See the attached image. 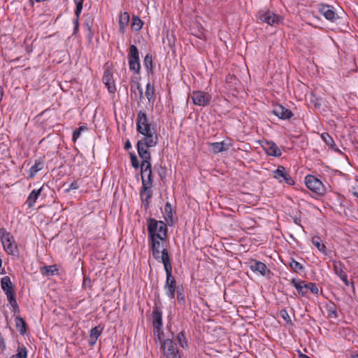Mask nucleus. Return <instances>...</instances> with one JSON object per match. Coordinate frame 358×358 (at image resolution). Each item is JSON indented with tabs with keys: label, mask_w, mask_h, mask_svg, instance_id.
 Instances as JSON below:
<instances>
[{
	"label": "nucleus",
	"mask_w": 358,
	"mask_h": 358,
	"mask_svg": "<svg viewBox=\"0 0 358 358\" xmlns=\"http://www.w3.org/2000/svg\"><path fill=\"white\" fill-rule=\"evenodd\" d=\"M42 190L43 187L39 188L38 189H34L31 192L26 201V203L29 208L34 206L39 195L41 194Z\"/></svg>",
	"instance_id": "24"
},
{
	"label": "nucleus",
	"mask_w": 358,
	"mask_h": 358,
	"mask_svg": "<svg viewBox=\"0 0 358 358\" xmlns=\"http://www.w3.org/2000/svg\"><path fill=\"white\" fill-rule=\"evenodd\" d=\"M176 339L180 346L182 348H185L187 346V342L184 331H180L178 333Z\"/></svg>",
	"instance_id": "36"
},
{
	"label": "nucleus",
	"mask_w": 358,
	"mask_h": 358,
	"mask_svg": "<svg viewBox=\"0 0 358 358\" xmlns=\"http://www.w3.org/2000/svg\"><path fill=\"white\" fill-rule=\"evenodd\" d=\"M103 328L100 326L95 327L90 330V339L89 344L90 345H94L98 339V338L101 336Z\"/></svg>",
	"instance_id": "23"
},
{
	"label": "nucleus",
	"mask_w": 358,
	"mask_h": 358,
	"mask_svg": "<svg viewBox=\"0 0 358 358\" xmlns=\"http://www.w3.org/2000/svg\"><path fill=\"white\" fill-rule=\"evenodd\" d=\"M6 296H7V299H8V302L10 303V304L12 306V308H13V310L17 309L18 308V305H17V301L15 299L14 292H13V293L9 292V294Z\"/></svg>",
	"instance_id": "38"
},
{
	"label": "nucleus",
	"mask_w": 358,
	"mask_h": 358,
	"mask_svg": "<svg viewBox=\"0 0 358 358\" xmlns=\"http://www.w3.org/2000/svg\"><path fill=\"white\" fill-rule=\"evenodd\" d=\"M0 239L3 247L15 241L13 236L4 228L0 229Z\"/></svg>",
	"instance_id": "25"
},
{
	"label": "nucleus",
	"mask_w": 358,
	"mask_h": 358,
	"mask_svg": "<svg viewBox=\"0 0 358 358\" xmlns=\"http://www.w3.org/2000/svg\"><path fill=\"white\" fill-rule=\"evenodd\" d=\"M129 67L136 74L140 73L141 64L138 50L134 45H131L128 54Z\"/></svg>",
	"instance_id": "9"
},
{
	"label": "nucleus",
	"mask_w": 358,
	"mask_h": 358,
	"mask_svg": "<svg viewBox=\"0 0 358 358\" xmlns=\"http://www.w3.org/2000/svg\"><path fill=\"white\" fill-rule=\"evenodd\" d=\"M160 343L161 348L166 358H181L179 350L174 345L171 339L162 340Z\"/></svg>",
	"instance_id": "11"
},
{
	"label": "nucleus",
	"mask_w": 358,
	"mask_h": 358,
	"mask_svg": "<svg viewBox=\"0 0 358 358\" xmlns=\"http://www.w3.org/2000/svg\"><path fill=\"white\" fill-rule=\"evenodd\" d=\"M3 90L1 87H0V102H1L3 96Z\"/></svg>",
	"instance_id": "49"
},
{
	"label": "nucleus",
	"mask_w": 358,
	"mask_h": 358,
	"mask_svg": "<svg viewBox=\"0 0 358 358\" xmlns=\"http://www.w3.org/2000/svg\"><path fill=\"white\" fill-rule=\"evenodd\" d=\"M165 220L169 225L173 224V209L170 203L167 202L164 206Z\"/></svg>",
	"instance_id": "27"
},
{
	"label": "nucleus",
	"mask_w": 358,
	"mask_h": 358,
	"mask_svg": "<svg viewBox=\"0 0 358 358\" xmlns=\"http://www.w3.org/2000/svg\"><path fill=\"white\" fill-rule=\"evenodd\" d=\"M45 273L47 275H52L57 271L55 265L44 266Z\"/></svg>",
	"instance_id": "40"
},
{
	"label": "nucleus",
	"mask_w": 358,
	"mask_h": 358,
	"mask_svg": "<svg viewBox=\"0 0 358 358\" xmlns=\"http://www.w3.org/2000/svg\"><path fill=\"white\" fill-rule=\"evenodd\" d=\"M91 280L90 278H85L83 281V285L85 286L87 284H90Z\"/></svg>",
	"instance_id": "50"
},
{
	"label": "nucleus",
	"mask_w": 358,
	"mask_h": 358,
	"mask_svg": "<svg viewBox=\"0 0 358 358\" xmlns=\"http://www.w3.org/2000/svg\"><path fill=\"white\" fill-rule=\"evenodd\" d=\"M148 238L167 236L168 228L165 222L149 217L147 220Z\"/></svg>",
	"instance_id": "4"
},
{
	"label": "nucleus",
	"mask_w": 358,
	"mask_h": 358,
	"mask_svg": "<svg viewBox=\"0 0 358 358\" xmlns=\"http://www.w3.org/2000/svg\"><path fill=\"white\" fill-rule=\"evenodd\" d=\"M280 315L287 322L291 321L290 317L286 310H282L280 311Z\"/></svg>",
	"instance_id": "46"
},
{
	"label": "nucleus",
	"mask_w": 358,
	"mask_h": 358,
	"mask_svg": "<svg viewBox=\"0 0 358 358\" xmlns=\"http://www.w3.org/2000/svg\"><path fill=\"white\" fill-rule=\"evenodd\" d=\"M142 20L137 16H134L132 19L131 27L135 31H139L143 27Z\"/></svg>",
	"instance_id": "35"
},
{
	"label": "nucleus",
	"mask_w": 358,
	"mask_h": 358,
	"mask_svg": "<svg viewBox=\"0 0 358 358\" xmlns=\"http://www.w3.org/2000/svg\"><path fill=\"white\" fill-rule=\"evenodd\" d=\"M152 327L155 342H161L164 334L162 330V311L160 308L155 307L152 310Z\"/></svg>",
	"instance_id": "5"
},
{
	"label": "nucleus",
	"mask_w": 358,
	"mask_h": 358,
	"mask_svg": "<svg viewBox=\"0 0 358 358\" xmlns=\"http://www.w3.org/2000/svg\"><path fill=\"white\" fill-rule=\"evenodd\" d=\"M43 162L42 159H37L35 161L34 164L29 169V177L34 178L36 174L43 169Z\"/></svg>",
	"instance_id": "28"
},
{
	"label": "nucleus",
	"mask_w": 358,
	"mask_h": 358,
	"mask_svg": "<svg viewBox=\"0 0 358 358\" xmlns=\"http://www.w3.org/2000/svg\"><path fill=\"white\" fill-rule=\"evenodd\" d=\"M289 265L295 273H300L303 270V265L293 258L290 259Z\"/></svg>",
	"instance_id": "32"
},
{
	"label": "nucleus",
	"mask_w": 358,
	"mask_h": 358,
	"mask_svg": "<svg viewBox=\"0 0 358 358\" xmlns=\"http://www.w3.org/2000/svg\"><path fill=\"white\" fill-rule=\"evenodd\" d=\"M318 11L327 20L334 22L339 18L338 15L335 12L334 7L331 6L323 3L319 4Z\"/></svg>",
	"instance_id": "14"
},
{
	"label": "nucleus",
	"mask_w": 358,
	"mask_h": 358,
	"mask_svg": "<svg viewBox=\"0 0 358 358\" xmlns=\"http://www.w3.org/2000/svg\"><path fill=\"white\" fill-rule=\"evenodd\" d=\"M1 286L6 296L9 294V292H14L13 289V283L8 276H4L1 279Z\"/></svg>",
	"instance_id": "22"
},
{
	"label": "nucleus",
	"mask_w": 358,
	"mask_h": 358,
	"mask_svg": "<svg viewBox=\"0 0 358 358\" xmlns=\"http://www.w3.org/2000/svg\"><path fill=\"white\" fill-rule=\"evenodd\" d=\"M129 22V15L127 12H124L120 14L119 16V24L120 31L121 33L124 32L125 27L128 25Z\"/></svg>",
	"instance_id": "26"
},
{
	"label": "nucleus",
	"mask_w": 358,
	"mask_h": 358,
	"mask_svg": "<svg viewBox=\"0 0 358 358\" xmlns=\"http://www.w3.org/2000/svg\"><path fill=\"white\" fill-rule=\"evenodd\" d=\"M213 152L217 154L229 150V146L224 141L210 143Z\"/></svg>",
	"instance_id": "21"
},
{
	"label": "nucleus",
	"mask_w": 358,
	"mask_h": 358,
	"mask_svg": "<svg viewBox=\"0 0 358 358\" xmlns=\"http://www.w3.org/2000/svg\"><path fill=\"white\" fill-rule=\"evenodd\" d=\"M130 157L132 166L136 169H138L139 167V163L137 157L135 155L131 154Z\"/></svg>",
	"instance_id": "44"
},
{
	"label": "nucleus",
	"mask_w": 358,
	"mask_h": 358,
	"mask_svg": "<svg viewBox=\"0 0 358 358\" xmlns=\"http://www.w3.org/2000/svg\"><path fill=\"white\" fill-rule=\"evenodd\" d=\"M1 264V259H0V264Z\"/></svg>",
	"instance_id": "57"
},
{
	"label": "nucleus",
	"mask_w": 358,
	"mask_h": 358,
	"mask_svg": "<svg viewBox=\"0 0 358 358\" xmlns=\"http://www.w3.org/2000/svg\"><path fill=\"white\" fill-rule=\"evenodd\" d=\"M328 314L329 316L336 318L337 317V312L336 308L334 306V304H332V306H329L328 308Z\"/></svg>",
	"instance_id": "43"
},
{
	"label": "nucleus",
	"mask_w": 358,
	"mask_h": 358,
	"mask_svg": "<svg viewBox=\"0 0 358 358\" xmlns=\"http://www.w3.org/2000/svg\"><path fill=\"white\" fill-rule=\"evenodd\" d=\"M354 196L358 198V187L357 189L353 192Z\"/></svg>",
	"instance_id": "54"
},
{
	"label": "nucleus",
	"mask_w": 358,
	"mask_h": 358,
	"mask_svg": "<svg viewBox=\"0 0 358 358\" xmlns=\"http://www.w3.org/2000/svg\"><path fill=\"white\" fill-rule=\"evenodd\" d=\"M351 358H358V354L352 355Z\"/></svg>",
	"instance_id": "55"
},
{
	"label": "nucleus",
	"mask_w": 358,
	"mask_h": 358,
	"mask_svg": "<svg viewBox=\"0 0 358 358\" xmlns=\"http://www.w3.org/2000/svg\"><path fill=\"white\" fill-rule=\"evenodd\" d=\"M143 64L147 70L148 74L152 73L153 62L152 55L147 54L143 60Z\"/></svg>",
	"instance_id": "31"
},
{
	"label": "nucleus",
	"mask_w": 358,
	"mask_h": 358,
	"mask_svg": "<svg viewBox=\"0 0 358 358\" xmlns=\"http://www.w3.org/2000/svg\"><path fill=\"white\" fill-rule=\"evenodd\" d=\"M299 358H310V357H308V355H303V354H300L299 355Z\"/></svg>",
	"instance_id": "52"
},
{
	"label": "nucleus",
	"mask_w": 358,
	"mask_h": 358,
	"mask_svg": "<svg viewBox=\"0 0 358 358\" xmlns=\"http://www.w3.org/2000/svg\"><path fill=\"white\" fill-rule=\"evenodd\" d=\"M250 268L252 271L259 273L263 276L269 273V270L267 268L266 264L259 261L252 262L250 265Z\"/></svg>",
	"instance_id": "18"
},
{
	"label": "nucleus",
	"mask_w": 358,
	"mask_h": 358,
	"mask_svg": "<svg viewBox=\"0 0 358 358\" xmlns=\"http://www.w3.org/2000/svg\"><path fill=\"white\" fill-rule=\"evenodd\" d=\"M321 138L325 142V143L329 146L330 148L336 150V151H339L338 150H337L335 146H336V144L334 143V141L333 139V138L328 134V133H322L321 134Z\"/></svg>",
	"instance_id": "30"
},
{
	"label": "nucleus",
	"mask_w": 358,
	"mask_h": 358,
	"mask_svg": "<svg viewBox=\"0 0 358 358\" xmlns=\"http://www.w3.org/2000/svg\"><path fill=\"white\" fill-rule=\"evenodd\" d=\"M78 187L79 185L76 181H74L70 184L69 187L66 189V192H69L71 190H75L78 189Z\"/></svg>",
	"instance_id": "47"
},
{
	"label": "nucleus",
	"mask_w": 358,
	"mask_h": 358,
	"mask_svg": "<svg viewBox=\"0 0 358 358\" xmlns=\"http://www.w3.org/2000/svg\"><path fill=\"white\" fill-rule=\"evenodd\" d=\"M136 129L143 136L137 143L138 152L149 151L148 148L157 145L158 137L155 128L149 123L145 113L141 110L138 113Z\"/></svg>",
	"instance_id": "1"
},
{
	"label": "nucleus",
	"mask_w": 358,
	"mask_h": 358,
	"mask_svg": "<svg viewBox=\"0 0 358 358\" xmlns=\"http://www.w3.org/2000/svg\"><path fill=\"white\" fill-rule=\"evenodd\" d=\"M74 2L76 4V8L75 10V15L78 17V16H80V14L83 9V0H74Z\"/></svg>",
	"instance_id": "42"
},
{
	"label": "nucleus",
	"mask_w": 358,
	"mask_h": 358,
	"mask_svg": "<svg viewBox=\"0 0 358 358\" xmlns=\"http://www.w3.org/2000/svg\"><path fill=\"white\" fill-rule=\"evenodd\" d=\"M103 84L108 87L109 92L114 93L116 90L115 81L113 80V73L110 70H106L104 72L103 78Z\"/></svg>",
	"instance_id": "17"
},
{
	"label": "nucleus",
	"mask_w": 358,
	"mask_h": 358,
	"mask_svg": "<svg viewBox=\"0 0 358 358\" xmlns=\"http://www.w3.org/2000/svg\"><path fill=\"white\" fill-rule=\"evenodd\" d=\"M166 237L148 238L150 249L153 257L164 266L171 264L169 252L166 245Z\"/></svg>",
	"instance_id": "3"
},
{
	"label": "nucleus",
	"mask_w": 358,
	"mask_h": 358,
	"mask_svg": "<svg viewBox=\"0 0 358 358\" xmlns=\"http://www.w3.org/2000/svg\"><path fill=\"white\" fill-rule=\"evenodd\" d=\"M27 352L25 348H18L17 354L14 356L15 358H27Z\"/></svg>",
	"instance_id": "41"
},
{
	"label": "nucleus",
	"mask_w": 358,
	"mask_h": 358,
	"mask_svg": "<svg viewBox=\"0 0 358 358\" xmlns=\"http://www.w3.org/2000/svg\"><path fill=\"white\" fill-rule=\"evenodd\" d=\"M3 248L6 252L9 255H15L17 254V247L15 241L7 244Z\"/></svg>",
	"instance_id": "34"
},
{
	"label": "nucleus",
	"mask_w": 358,
	"mask_h": 358,
	"mask_svg": "<svg viewBox=\"0 0 358 358\" xmlns=\"http://www.w3.org/2000/svg\"><path fill=\"white\" fill-rule=\"evenodd\" d=\"M311 242L320 252L325 255L327 254V247L323 243H322L320 238H313Z\"/></svg>",
	"instance_id": "29"
},
{
	"label": "nucleus",
	"mask_w": 358,
	"mask_h": 358,
	"mask_svg": "<svg viewBox=\"0 0 358 358\" xmlns=\"http://www.w3.org/2000/svg\"><path fill=\"white\" fill-rule=\"evenodd\" d=\"M334 270L335 273L339 276V278L342 280V281L346 285H348V275L343 270V264L340 261H334Z\"/></svg>",
	"instance_id": "19"
},
{
	"label": "nucleus",
	"mask_w": 358,
	"mask_h": 358,
	"mask_svg": "<svg viewBox=\"0 0 358 358\" xmlns=\"http://www.w3.org/2000/svg\"><path fill=\"white\" fill-rule=\"evenodd\" d=\"M191 99L194 105L205 107L210 104L212 96L204 91H193L191 94Z\"/></svg>",
	"instance_id": "13"
},
{
	"label": "nucleus",
	"mask_w": 358,
	"mask_h": 358,
	"mask_svg": "<svg viewBox=\"0 0 358 358\" xmlns=\"http://www.w3.org/2000/svg\"><path fill=\"white\" fill-rule=\"evenodd\" d=\"M15 324L18 330L21 334H24L26 331V323L24 320L21 317H17L15 319Z\"/></svg>",
	"instance_id": "37"
},
{
	"label": "nucleus",
	"mask_w": 358,
	"mask_h": 358,
	"mask_svg": "<svg viewBox=\"0 0 358 358\" xmlns=\"http://www.w3.org/2000/svg\"><path fill=\"white\" fill-rule=\"evenodd\" d=\"M166 271V282L164 287L166 295L171 299L175 298L176 289V281L172 275V266L171 264L164 266Z\"/></svg>",
	"instance_id": "6"
},
{
	"label": "nucleus",
	"mask_w": 358,
	"mask_h": 358,
	"mask_svg": "<svg viewBox=\"0 0 358 358\" xmlns=\"http://www.w3.org/2000/svg\"><path fill=\"white\" fill-rule=\"evenodd\" d=\"M94 23V17L92 14L88 13L85 15V22L83 23L84 29L87 31V36L89 40L93 38V32L92 27Z\"/></svg>",
	"instance_id": "20"
},
{
	"label": "nucleus",
	"mask_w": 358,
	"mask_h": 358,
	"mask_svg": "<svg viewBox=\"0 0 358 358\" xmlns=\"http://www.w3.org/2000/svg\"><path fill=\"white\" fill-rule=\"evenodd\" d=\"M85 130H87V127L85 126H81L76 129L73 133L72 140L76 142L80 137L81 132Z\"/></svg>",
	"instance_id": "39"
},
{
	"label": "nucleus",
	"mask_w": 358,
	"mask_h": 358,
	"mask_svg": "<svg viewBox=\"0 0 358 358\" xmlns=\"http://www.w3.org/2000/svg\"><path fill=\"white\" fill-rule=\"evenodd\" d=\"M273 113L282 120H289L293 115L292 112L289 109L286 108L280 104H278L273 107Z\"/></svg>",
	"instance_id": "15"
},
{
	"label": "nucleus",
	"mask_w": 358,
	"mask_h": 358,
	"mask_svg": "<svg viewBox=\"0 0 358 358\" xmlns=\"http://www.w3.org/2000/svg\"><path fill=\"white\" fill-rule=\"evenodd\" d=\"M262 148L268 155L280 157L282 155L280 149L274 142L266 141L262 145Z\"/></svg>",
	"instance_id": "16"
},
{
	"label": "nucleus",
	"mask_w": 358,
	"mask_h": 358,
	"mask_svg": "<svg viewBox=\"0 0 358 358\" xmlns=\"http://www.w3.org/2000/svg\"><path fill=\"white\" fill-rule=\"evenodd\" d=\"M145 96L150 102L154 101L155 98V88L152 85H151L150 83H148L146 85Z\"/></svg>",
	"instance_id": "33"
},
{
	"label": "nucleus",
	"mask_w": 358,
	"mask_h": 358,
	"mask_svg": "<svg viewBox=\"0 0 358 358\" xmlns=\"http://www.w3.org/2000/svg\"><path fill=\"white\" fill-rule=\"evenodd\" d=\"M141 159V178L143 190L141 192V196L148 205L149 199L152 197V192L150 188L152 186V170H151V155L149 151L138 152Z\"/></svg>",
	"instance_id": "2"
},
{
	"label": "nucleus",
	"mask_w": 358,
	"mask_h": 358,
	"mask_svg": "<svg viewBox=\"0 0 358 358\" xmlns=\"http://www.w3.org/2000/svg\"><path fill=\"white\" fill-rule=\"evenodd\" d=\"M291 285L296 289L299 294L302 296L307 295L308 290H310L314 294H318L319 293V289L317 285L313 282L306 283L305 281L292 278L291 280Z\"/></svg>",
	"instance_id": "7"
},
{
	"label": "nucleus",
	"mask_w": 358,
	"mask_h": 358,
	"mask_svg": "<svg viewBox=\"0 0 358 358\" xmlns=\"http://www.w3.org/2000/svg\"><path fill=\"white\" fill-rule=\"evenodd\" d=\"M272 176L280 183H285L288 185H294L295 183L289 172L282 166H278L275 170L273 171Z\"/></svg>",
	"instance_id": "12"
},
{
	"label": "nucleus",
	"mask_w": 358,
	"mask_h": 358,
	"mask_svg": "<svg viewBox=\"0 0 358 358\" xmlns=\"http://www.w3.org/2000/svg\"><path fill=\"white\" fill-rule=\"evenodd\" d=\"M76 18L73 20V24H74L75 27H79V22H78L79 16L78 17L77 15H76Z\"/></svg>",
	"instance_id": "48"
},
{
	"label": "nucleus",
	"mask_w": 358,
	"mask_h": 358,
	"mask_svg": "<svg viewBox=\"0 0 358 358\" xmlns=\"http://www.w3.org/2000/svg\"><path fill=\"white\" fill-rule=\"evenodd\" d=\"M138 89L139 90L140 93L142 94L143 93L142 89L139 86L138 87Z\"/></svg>",
	"instance_id": "56"
},
{
	"label": "nucleus",
	"mask_w": 358,
	"mask_h": 358,
	"mask_svg": "<svg viewBox=\"0 0 358 358\" xmlns=\"http://www.w3.org/2000/svg\"><path fill=\"white\" fill-rule=\"evenodd\" d=\"M78 27H75L74 26V30H73V34L76 35L78 31Z\"/></svg>",
	"instance_id": "53"
},
{
	"label": "nucleus",
	"mask_w": 358,
	"mask_h": 358,
	"mask_svg": "<svg viewBox=\"0 0 358 358\" xmlns=\"http://www.w3.org/2000/svg\"><path fill=\"white\" fill-rule=\"evenodd\" d=\"M131 148V145L130 142L129 141H127V142L125 144V148L128 150Z\"/></svg>",
	"instance_id": "51"
},
{
	"label": "nucleus",
	"mask_w": 358,
	"mask_h": 358,
	"mask_svg": "<svg viewBox=\"0 0 358 358\" xmlns=\"http://www.w3.org/2000/svg\"><path fill=\"white\" fill-rule=\"evenodd\" d=\"M177 299H178V302L182 304V305H184L185 303V295L180 291H178L177 292Z\"/></svg>",
	"instance_id": "45"
},
{
	"label": "nucleus",
	"mask_w": 358,
	"mask_h": 358,
	"mask_svg": "<svg viewBox=\"0 0 358 358\" xmlns=\"http://www.w3.org/2000/svg\"><path fill=\"white\" fill-rule=\"evenodd\" d=\"M257 17L262 22L271 26H277L282 23L283 21V18L280 15L266 8L260 10L258 12Z\"/></svg>",
	"instance_id": "8"
},
{
	"label": "nucleus",
	"mask_w": 358,
	"mask_h": 358,
	"mask_svg": "<svg viewBox=\"0 0 358 358\" xmlns=\"http://www.w3.org/2000/svg\"><path fill=\"white\" fill-rule=\"evenodd\" d=\"M305 183L310 190L319 195H322L326 192V187L322 181L312 175H308L305 178Z\"/></svg>",
	"instance_id": "10"
}]
</instances>
